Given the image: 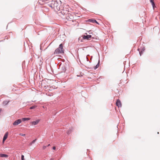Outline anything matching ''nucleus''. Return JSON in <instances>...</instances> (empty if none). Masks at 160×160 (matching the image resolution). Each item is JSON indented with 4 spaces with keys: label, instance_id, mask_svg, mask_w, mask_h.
I'll list each match as a JSON object with an SVG mask.
<instances>
[{
    "label": "nucleus",
    "instance_id": "18",
    "mask_svg": "<svg viewBox=\"0 0 160 160\" xmlns=\"http://www.w3.org/2000/svg\"><path fill=\"white\" fill-rule=\"evenodd\" d=\"M150 2L152 3L153 2H154V0H150Z\"/></svg>",
    "mask_w": 160,
    "mask_h": 160
},
{
    "label": "nucleus",
    "instance_id": "15",
    "mask_svg": "<svg viewBox=\"0 0 160 160\" xmlns=\"http://www.w3.org/2000/svg\"><path fill=\"white\" fill-rule=\"evenodd\" d=\"M21 160H24V156L23 155H22L21 156Z\"/></svg>",
    "mask_w": 160,
    "mask_h": 160
},
{
    "label": "nucleus",
    "instance_id": "20",
    "mask_svg": "<svg viewBox=\"0 0 160 160\" xmlns=\"http://www.w3.org/2000/svg\"><path fill=\"white\" fill-rule=\"evenodd\" d=\"M2 110V109H0V112H1Z\"/></svg>",
    "mask_w": 160,
    "mask_h": 160
},
{
    "label": "nucleus",
    "instance_id": "3",
    "mask_svg": "<svg viewBox=\"0 0 160 160\" xmlns=\"http://www.w3.org/2000/svg\"><path fill=\"white\" fill-rule=\"evenodd\" d=\"M116 104L117 106H118V107H121L122 106V104L121 101L119 99H118L117 100Z\"/></svg>",
    "mask_w": 160,
    "mask_h": 160
},
{
    "label": "nucleus",
    "instance_id": "22",
    "mask_svg": "<svg viewBox=\"0 0 160 160\" xmlns=\"http://www.w3.org/2000/svg\"><path fill=\"white\" fill-rule=\"evenodd\" d=\"M50 144H48V146H50Z\"/></svg>",
    "mask_w": 160,
    "mask_h": 160
},
{
    "label": "nucleus",
    "instance_id": "19",
    "mask_svg": "<svg viewBox=\"0 0 160 160\" xmlns=\"http://www.w3.org/2000/svg\"><path fill=\"white\" fill-rule=\"evenodd\" d=\"M53 149L54 150H55L56 149V147H53Z\"/></svg>",
    "mask_w": 160,
    "mask_h": 160
},
{
    "label": "nucleus",
    "instance_id": "16",
    "mask_svg": "<svg viewBox=\"0 0 160 160\" xmlns=\"http://www.w3.org/2000/svg\"><path fill=\"white\" fill-rule=\"evenodd\" d=\"M20 135L22 136H25V134H22V133H20L19 134Z\"/></svg>",
    "mask_w": 160,
    "mask_h": 160
},
{
    "label": "nucleus",
    "instance_id": "10",
    "mask_svg": "<svg viewBox=\"0 0 160 160\" xmlns=\"http://www.w3.org/2000/svg\"><path fill=\"white\" fill-rule=\"evenodd\" d=\"M37 139H36L33 140L32 142H30L29 144L30 146H31L33 143H34L36 141Z\"/></svg>",
    "mask_w": 160,
    "mask_h": 160
},
{
    "label": "nucleus",
    "instance_id": "17",
    "mask_svg": "<svg viewBox=\"0 0 160 160\" xmlns=\"http://www.w3.org/2000/svg\"><path fill=\"white\" fill-rule=\"evenodd\" d=\"M46 148V146H43L42 147V148L43 149H45Z\"/></svg>",
    "mask_w": 160,
    "mask_h": 160
},
{
    "label": "nucleus",
    "instance_id": "21",
    "mask_svg": "<svg viewBox=\"0 0 160 160\" xmlns=\"http://www.w3.org/2000/svg\"><path fill=\"white\" fill-rule=\"evenodd\" d=\"M50 160H53V158H51Z\"/></svg>",
    "mask_w": 160,
    "mask_h": 160
},
{
    "label": "nucleus",
    "instance_id": "8",
    "mask_svg": "<svg viewBox=\"0 0 160 160\" xmlns=\"http://www.w3.org/2000/svg\"><path fill=\"white\" fill-rule=\"evenodd\" d=\"M89 21H90V22H95L96 23L98 24V23L95 19H89Z\"/></svg>",
    "mask_w": 160,
    "mask_h": 160
},
{
    "label": "nucleus",
    "instance_id": "1",
    "mask_svg": "<svg viewBox=\"0 0 160 160\" xmlns=\"http://www.w3.org/2000/svg\"><path fill=\"white\" fill-rule=\"evenodd\" d=\"M63 46L62 44H61L58 48H57L54 52V54H57L59 53H64V50L63 48Z\"/></svg>",
    "mask_w": 160,
    "mask_h": 160
},
{
    "label": "nucleus",
    "instance_id": "6",
    "mask_svg": "<svg viewBox=\"0 0 160 160\" xmlns=\"http://www.w3.org/2000/svg\"><path fill=\"white\" fill-rule=\"evenodd\" d=\"M39 122V120H37L36 121H33L31 122V123L33 125H36L38 124V123Z\"/></svg>",
    "mask_w": 160,
    "mask_h": 160
},
{
    "label": "nucleus",
    "instance_id": "12",
    "mask_svg": "<svg viewBox=\"0 0 160 160\" xmlns=\"http://www.w3.org/2000/svg\"><path fill=\"white\" fill-rule=\"evenodd\" d=\"M99 66V62L96 65V66L94 68L95 69L98 68Z\"/></svg>",
    "mask_w": 160,
    "mask_h": 160
},
{
    "label": "nucleus",
    "instance_id": "13",
    "mask_svg": "<svg viewBox=\"0 0 160 160\" xmlns=\"http://www.w3.org/2000/svg\"><path fill=\"white\" fill-rule=\"evenodd\" d=\"M152 6L153 8L154 9V8L155 7V5L154 3V2H153L152 3Z\"/></svg>",
    "mask_w": 160,
    "mask_h": 160
},
{
    "label": "nucleus",
    "instance_id": "2",
    "mask_svg": "<svg viewBox=\"0 0 160 160\" xmlns=\"http://www.w3.org/2000/svg\"><path fill=\"white\" fill-rule=\"evenodd\" d=\"M21 120L20 119H18L15 121L13 123L14 125H18L21 122Z\"/></svg>",
    "mask_w": 160,
    "mask_h": 160
},
{
    "label": "nucleus",
    "instance_id": "14",
    "mask_svg": "<svg viewBox=\"0 0 160 160\" xmlns=\"http://www.w3.org/2000/svg\"><path fill=\"white\" fill-rule=\"evenodd\" d=\"M36 107L35 106H32V107H30V109H34Z\"/></svg>",
    "mask_w": 160,
    "mask_h": 160
},
{
    "label": "nucleus",
    "instance_id": "4",
    "mask_svg": "<svg viewBox=\"0 0 160 160\" xmlns=\"http://www.w3.org/2000/svg\"><path fill=\"white\" fill-rule=\"evenodd\" d=\"M8 132H6L5 133V135L4 136L3 139V141H2L3 142H4V141L7 139V137H8Z\"/></svg>",
    "mask_w": 160,
    "mask_h": 160
},
{
    "label": "nucleus",
    "instance_id": "5",
    "mask_svg": "<svg viewBox=\"0 0 160 160\" xmlns=\"http://www.w3.org/2000/svg\"><path fill=\"white\" fill-rule=\"evenodd\" d=\"M92 36L91 35H84L83 36V38L84 39H88L90 38H91Z\"/></svg>",
    "mask_w": 160,
    "mask_h": 160
},
{
    "label": "nucleus",
    "instance_id": "9",
    "mask_svg": "<svg viewBox=\"0 0 160 160\" xmlns=\"http://www.w3.org/2000/svg\"><path fill=\"white\" fill-rule=\"evenodd\" d=\"M30 118H22V120L23 121H26V120H30Z\"/></svg>",
    "mask_w": 160,
    "mask_h": 160
},
{
    "label": "nucleus",
    "instance_id": "7",
    "mask_svg": "<svg viewBox=\"0 0 160 160\" xmlns=\"http://www.w3.org/2000/svg\"><path fill=\"white\" fill-rule=\"evenodd\" d=\"M8 157V156L6 154L0 153V157H4L7 158Z\"/></svg>",
    "mask_w": 160,
    "mask_h": 160
},
{
    "label": "nucleus",
    "instance_id": "11",
    "mask_svg": "<svg viewBox=\"0 0 160 160\" xmlns=\"http://www.w3.org/2000/svg\"><path fill=\"white\" fill-rule=\"evenodd\" d=\"M9 101H4L3 102V104L5 105H7L9 102Z\"/></svg>",
    "mask_w": 160,
    "mask_h": 160
}]
</instances>
